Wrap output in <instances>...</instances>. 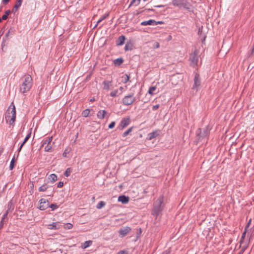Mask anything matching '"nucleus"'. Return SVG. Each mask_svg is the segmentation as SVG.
Listing matches in <instances>:
<instances>
[{"mask_svg":"<svg viewBox=\"0 0 254 254\" xmlns=\"http://www.w3.org/2000/svg\"><path fill=\"white\" fill-rule=\"evenodd\" d=\"M22 82L20 86V92L25 93L28 92L32 88L33 82L32 78L30 75H25L22 78Z\"/></svg>","mask_w":254,"mask_h":254,"instance_id":"1","label":"nucleus"},{"mask_svg":"<svg viewBox=\"0 0 254 254\" xmlns=\"http://www.w3.org/2000/svg\"><path fill=\"white\" fill-rule=\"evenodd\" d=\"M5 120L7 123L12 125L14 124L16 119V108L12 102L8 107L6 112Z\"/></svg>","mask_w":254,"mask_h":254,"instance_id":"2","label":"nucleus"},{"mask_svg":"<svg viewBox=\"0 0 254 254\" xmlns=\"http://www.w3.org/2000/svg\"><path fill=\"white\" fill-rule=\"evenodd\" d=\"M164 196L160 195L155 201L152 209V214L157 216L159 213L163 210L164 208L163 204Z\"/></svg>","mask_w":254,"mask_h":254,"instance_id":"3","label":"nucleus"},{"mask_svg":"<svg viewBox=\"0 0 254 254\" xmlns=\"http://www.w3.org/2000/svg\"><path fill=\"white\" fill-rule=\"evenodd\" d=\"M199 57V51L198 49H195L190 56V65L193 67L197 66Z\"/></svg>","mask_w":254,"mask_h":254,"instance_id":"4","label":"nucleus"},{"mask_svg":"<svg viewBox=\"0 0 254 254\" xmlns=\"http://www.w3.org/2000/svg\"><path fill=\"white\" fill-rule=\"evenodd\" d=\"M136 100L133 94L125 96L122 99V104L126 106H129L133 103Z\"/></svg>","mask_w":254,"mask_h":254,"instance_id":"5","label":"nucleus"},{"mask_svg":"<svg viewBox=\"0 0 254 254\" xmlns=\"http://www.w3.org/2000/svg\"><path fill=\"white\" fill-rule=\"evenodd\" d=\"M194 84L192 87V89L197 91L200 85V78L199 74L197 73H195L194 77L193 79Z\"/></svg>","mask_w":254,"mask_h":254,"instance_id":"6","label":"nucleus"},{"mask_svg":"<svg viewBox=\"0 0 254 254\" xmlns=\"http://www.w3.org/2000/svg\"><path fill=\"white\" fill-rule=\"evenodd\" d=\"M130 123V118L129 117H127V118H123L120 123V125L118 127V128L121 129V130H122L125 127H127Z\"/></svg>","mask_w":254,"mask_h":254,"instance_id":"7","label":"nucleus"},{"mask_svg":"<svg viewBox=\"0 0 254 254\" xmlns=\"http://www.w3.org/2000/svg\"><path fill=\"white\" fill-rule=\"evenodd\" d=\"M39 202L40 205L38 208L40 210H45L49 207L48 201H46V199L42 198L40 200Z\"/></svg>","mask_w":254,"mask_h":254,"instance_id":"8","label":"nucleus"},{"mask_svg":"<svg viewBox=\"0 0 254 254\" xmlns=\"http://www.w3.org/2000/svg\"><path fill=\"white\" fill-rule=\"evenodd\" d=\"M112 80H104L102 84L103 85V89L106 91H109L112 88Z\"/></svg>","mask_w":254,"mask_h":254,"instance_id":"9","label":"nucleus"},{"mask_svg":"<svg viewBox=\"0 0 254 254\" xmlns=\"http://www.w3.org/2000/svg\"><path fill=\"white\" fill-rule=\"evenodd\" d=\"M131 228L129 227H126L123 228H121L119 231V233L121 237H123L127 235L130 231Z\"/></svg>","mask_w":254,"mask_h":254,"instance_id":"10","label":"nucleus"},{"mask_svg":"<svg viewBox=\"0 0 254 254\" xmlns=\"http://www.w3.org/2000/svg\"><path fill=\"white\" fill-rule=\"evenodd\" d=\"M160 131L159 130H155L152 132L148 133L147 135V139L151 140L156 137L159 135Z\"/></svg>","mask_w":254,"mask_h":254,"instance_id":"11","label":"nucleus"},{"mask_svg":"<svg viewBox=\"0 0 254 254\" xmlns=\"http://www.w3.org/2000/svg\"><path fill=\"white\" fill-rule=\"evenodd\" d=\"M209 134V131L207 128H205L203 130V132L201 134V129L199 128L197 131V135L199 136L200 137H204L207 136Z\"/></svg>","mask_w":254,"mask_h":254,"instance_id":"12","label":"nucleus"},{"mask_svg":"<svg viewBox=\"0 0 254 254\" xmlns=\"http://www.w3.org/2000/svg\"><path fill=\"white\" fill-rule=\"evenodd\" d=\"M118 201L123 204H126L129 201V197L125 195H121L118 197Z\"/></svg>","mask_w":254,"mask_h":254,"instance_id":"13","label":"nucleus"},{"mask_svg":"<svg viewBox=\"0 0 254 254\" xmlns=\"http://www.w3.org/2000/svg\"><path fill=\"white\" fill-rule=\"evenodd\" d=\"M156 24V21L153 19H150L147 21H144L141 23V25L142 26H146L148 25H155Z\"/></svg>","mask_w":254,"mask_h":254,"instance_id":"14","label":"nucleus"},{"mask_svg":"<svg viewBox=\"0 0 254 254\" xmlns=\"http://www.w3.org/2000/svg\"><path fill=\"white\" fill-rule=\"evenodd\" d=\"M125 36L124 35H121L119 37L118 39L116 41V44L117 46L122 45L125 42Z\"/></svg>","mask_w":254,"mask_h":254,"instance_id":"15","label":"nucleus"},{"mask_svg":"<svg viewBox=\"0 0 254 254\" xmlns=\"http://www.w3.org/2000/svg\"><path fill=\"white\" fill-rule=\"evenodd\" d=\"M182 5L184 8L189 11H192V5L189 2L185 1L184 2L182 3Z\"/></svg>","mask_w":254,"mask_h":254,"instance_id":"16","label":"nucleus"},{"mask_svg":"<svg viewBox=\"0 0 254 254\" xmlns=\"http://www.w3.org/2000/svg\"><path fill=\"white\" fill-rule=\"evenodd\" d=\"M107 113L106 111L104 110H100L97 114L98 119L102 120L105 118V115Z\"/></svg>","mask_w":254,"mask_h":254,"instance_id":"17","label":"nucleus"},{"mask_svg":"<svg viewBox=\"0 0 254 254\" xmlns=\"http://www.w3.org/2000/svg\"><path fill=\"white\" fill-rule=\"evenodd\" d=\"M133 44L131 42H128L126 43L124 49L126 51H131L133 49Z\"/></svg>","mask_w":254,"mask_h":254,"instance_id":"18","label":"nucleus"},{"mask_svg":"<svg viewBox=\"0 0 254 254\" xmlns=\"http://www.w3.org/2000/svg\"><path fill=\"white\" fill-rule=\"evenodd\" d=\"M92 244V241L91 240L85 241L83 244L81 245V248L82 249H86L90 246Z\"/></svg>","mask_w":254,"mask_h":254,"instance_id":"19","label":"nucleus"},{"mask_svg":"<svg viewBox=\"0 0 254 254\" xmlns=\"http://www.w3.org/2000/svg\"><path fill=\"white\" fill-rule=\"evenodd\" d=\"M198 34L199 35L200 37H202L203 39L202 40V42L205 40L206 36L203 32V28L202 27L199 28L198 30Z\"/></svg>","mask_w":254,"mask_h":254,"instance_id":"20","label":"nucleus"},{"mask_svg":"<svg viewBox=\"0 0 254 254\" xmlns=\"http://www.w3.org/2000/svg\"><path fill=\"white\" fill-rule=\"evenodd\" d=\"M241 246L242 248L240 252L239 253V254H243L248 247V244L247 243H244L243 245H241Z\"/></svg>","mask_w":254,"mask_h":254,"instance_id":"21","label":"nucleus"},{"mask_svg":"<svg viewBox=\"0 0 254 254\" xmlns=\"http://www.w3.org/2000/svg\"><path fill=\"white\" fill-rule=\"evenodd\" d=\"M50 187L47 184H45L39 188V191H45Z\"/></svg>","mask_w":254,"mask_h":254,"instance_id":"22","label":"nucleus"},{"mask_svg":"<svg viewBox=\"0 0 254 254\" xmlns=\"http://www.w3.org/2000/svg\"><path fill=\"white\" fill-rule=\"evenodd\" d=\"M14 209V206L11 201H9L7 204V209L6 210L8 212H11Z\"/></svg>","mask_w":254,"mask_h":254,"instance_id":"23","label":"nucleus"},{"mask_svg":"<svg viewBox=\"0 0 254 254\" xmlns=\"http://www.w3.org/2000/svg\"><path fill=\"white\" fill-rule=\"evenodd\" d=\"M109 15V13H105L104 15H103L97 21V24L95 25V27H97L98 24L100 23L101 21H102L103 20L107 18Z\"/></svg>","mask_w":254,"mask_h":254,"instance_id":"24","label":"nucleus"},{"mask_svg":"<svg viewBox=\"0 0 254 254\" xmlns=\"http://www.w3.org/2000/svg\"><path fill=\"white\" fill-rule=\"evenodd\" d=\"M21 4L22 3L21 2L16 0L14 7H13L12 11L13 12H15L18 10V9L20 7Z\"/></svg>","mask_w":254,"mask_h":254,"instance_id":"25","label":"nucleus"},{"mask_svg":"<svg viewBox=\"0 0 254 254\" xmlns=\"http://www.w3.org/2000/svg\"><path fill=\"white\" fill-rule=\"evenodd\" d=\"M247 232H248V230L247 229H245V231L243 233L242 237H241V239L240 240V243L241 245H243L245 243L244 239H245V238L246 237V233Z\"/></svg>","mask_w":254,"mask_h":254,"instance_id":"26","label":"nucleus"},{"mask_svg":"<svg viewBox=\"0 0 254 254\" xmlns=\"http://www.w3.org/2000/svg\"><path fill=\"white\" fill-rule=\"evenodd\" d=\"M120 94H121V93L119 94V90H118V89H115V90L112 91L110 93V96H111L112 97H117V96H119Z\"/></svg>","mask_w":254,"mask_h":254,"instance_id":"27","label":"nucleus"},{"mask_svg":"<svg viewBox=\"0 0 254 254\" xmlns=\"http://www.w3.org/2000/svg\"><path fill=\"white\" fill-rule=\"evenodd\" d=\"M49 179L53 183L57 180V176L55 174H52L50 175Z\"/></svg>","mask_w":254,"mask_h":254,"instance_id":"28","label":"nucleus"},{"mask_svg":"<svg viewBox=\"0 0 254 254\" xmlns=\"http://www.w3.org/2000/svg\"><path fill=\"white\" fill-rule=\"evenodd\" d=\"M11 13V11L10 10H7L5 11V13L2 16L1 18L2 20H5L7 19L8 16Z\"/></svg>","mask_w":254,"mask_h":254,"instance_id":"29","label":"nucleus"},{"mask_svg":"<svg viewBox=\"0 0 254 254\" xmlns=\"http://www.w3.org/2000/svg\"><path fill=\"white\" fill-rule=\"evenodd\" d=\"M90 110L89 109H86L82 111L81 113V115L83 117H87L89 116V114L90 113Z\"/></svg>","mask_w":254,"mask_h":254,"instance_id":"30","label":"nucleus"},{"mask_svg":"<svg viewBox=\"0 0 254 254\" xmlns=\"http://www.w3.org/2000/svg\"><path fill=\"white\" fill-rule=\"evenodd\" d=\"M52 139L53 137L52 136L48 137L47 139L44 141L42 144V146H44V145H45L46 144H51V142H52Z\"/></svg>","mask_w":254,"mask_h":254,"instance_id":"31","label":"nucleus"},{"mask_svg":"<svg viewBox=\"0 0 254 254\" xmlns=\"http://www.w3.org/2000/svg\"><path fill=\"white\" fill-rule=\"evenodd\" d=\"M141 0H132L131 1L129 7L134 5V6H137L140 2Z\"/></svg>","mask_w":254,"mask_h":254,"instance_id":"32","label":"nucleus"},{"mask_svg":"<svg viewBox=\"0 0 254 254\" xmlns=\"http://www.w3.org/2000/svg\"><path fill=\"white\" fill-rule=\"evenodd\" d=\"M124 62V60L122 58H118L114 60V63L115 64H117L118 65H120L121 64Z\"/></svg>","mask_w":254,"mask_h":254,"instance_id":"33","label":"nucleus"},{"mask_svg":"<svg viewBox=\"0 0 254 254\" xmlns=\"http://www.w3.org/2000/svg\"><path fill=\"white\" fill-rule=\"evenodd\" d=\"M122 82L124 83H126L129 81V76L127 74H125L124 76H122Z\"/></svg>","mask_w":254,"mask_h":254,"instance_id":"34","label":"nucleus"},{"mask_svg":"<svg viewBox=\"0 0 254 254\" xmlns=\"http://www.w3.org/2000/svg\"><path fill=\"white\" fill-rule=\"evenodd\" d=\"M156 89V86H151L149 88L148 93L150 95H153L154 94V91Z\"/></svg>","mask_w":254,"mask_h":254,"instance_id":"35","label":"nucleus"},{"mask_svg":"<svg viewBox=\"0 0 254 254\" xmlns=\"http://www.w3.org/2000/svg\"><path fill=\"white\" fill-rule=\"evenodd\" d=\"M49 226H50V228L51 229L56 230V229H58L60 228L58 223L54 222V223H53L52 224L50 225Z\"/></svg>","mask_w":254,"mask_h":254,"instance_id":"36","label":"nucleus"},{"mask_svg":"<svg viewBox=\"0 0 254 254\" xmlns=\"http://www.w3.org/2000/svg\"><path fill=\"white\" fill-rule=\"evenodd\" d=\"M133 127H129L127 130L126 131H125L123 133V137H126V136H127L132 130Z\"/></svg>","mask_w":254,"mask_h":254,"instance_id":"37","label":"nucleus"},{"mask_svg":"<svg viewBox=\"0 0 254 254\" xmlns=\"http://www.w3.org/2000/svg\"><path fill=\"white\" fill-rule=\"evenodd\" d=\"M106 203L103 201H100L96 206L97 208L101 209L105 205Z\"/></svg>","mask_w":254,"mask_h":254,"instance_id":"38","label":"nucleus"},{"mask_svg":"<svg viewBox=\"0 0 254 254\" xmlns=\"http://www.w3.org/2000/svg\"><path fill=\"white\" fill-rule=\"evenodd\" d=\"M52 149V146L51 144H46L44 145V150L46 152H49Z\"/></svg>","mask_w":254,"mask_h":254,"instance_id":"39","label":"nucleus"},{"mask_svg":"<svg viewBox=\"0 0 254 254\" xmlns=\"http://www.w3.org/2000/svg\"><path fill=\"white\" fill-rule=\"evenodd\" d=\"M71 173V169L70 168H68L65 170V171L64 173V175L66 177H68L69 176H70Z\"/></svg>","mask_w":254,"mask_h":254,"instance_id":"40","label":"nucleus"},{"mask_svg":"<svg viewBox=\"0 0 254 254\" xmlns=\"http://www.w3.org/2000/svg\"><path fill=\"white\" fill-rule=\"evenodd\" d=\"M14 162H15L14 159L12 158L10 162V166H9V169L10 170H12L13 169L14 166Z\"/></svg>","mask_w":254,"mask_h":254,"instance_id":"41","label":"nucleus"},{"mask_svg":"<svg viewBox=\"0 0 254 254\" xmlns=\"http://www.w3.org/2000/svg\"><path fill=\"white\" fill-rule=\"evenodd\" d=\"M49 207L52 209V210H54L59 207L56 204H51L50 205H49Z\"/></svg>","mask_w":254,"mask_h":254,"instance_id":"42","label":"nucleus"},{"mask_svg":"<svg viewBox=\"0 0 254 254\" xmlns=\"http://www.w3.org/2000/svg\"><path fill=\"white\" fill-rule=\"evenodd\" d=\"M65 225H66L65 228H66L67 229H70L73 227L72 224L71 223H66Z\"/></svg>","mask_w":254,"mask_h":254,"instance_id":"43","label":"nucleus"},{"mask_svg":"<svg viewBox=\"0 0 254 254\" xmlns=\"http://www.w3.org/2000/svg\"><path fill=\"white\" fill-rule=\"evenodd\" d=\"M117 254H128V252L126 250H122L119 252Z\"/></svg>","mask_w":254,"mask_h":254,"instance_id":"44","label":"nucleus"},{"mask_svg":"<svg viewBox=\"0 0 254 254\" xmlns=\"http://www.w3.org/2000/svg\"><path fill=\"white\" fill-rule=\"evenodd\" d=\"M171 253V250L170 248L162 252V254H170Z\"/></svg>","mask_w":254,"mask_h":254,"instance_id":"45","label":"nucleus"},{"mask_svg":"<svg viewBox=\"0 0 254 254\" xmlns=\"http://www.w3.org/2000/svg\"><path fill=\"white\" fill-rule=\"evenodd\" d=\"M115 126V122H112L109 125V128H113Z\"/></svg>","mask_w":254,"mask_h":254,"instance_id":"46","label":"nucleus"},{"mask_svg":"<svg viewBox=\"0 0 254 254\" xmlns=\"http://www.w3.org/2000/svg\"><path fill=\"white\" fill-rule=\"evenodd\" d=\"M172 3L173 5L175 6H179L180 5V3H178L176 0L175 1L173 0Z\"/></svg>","mask_w":254,"mask_h":254,"instance_id":"47","label":"nucleus"},{"mask_svg":"<svg viewBox=\"0 0 254 254\" xmlns=\"http://www.w3.org/2000/svg\"><path fill=\"white\" fill-rule=\"evenodd\" d=\"M159 107H160L159 104L154 105L152 107V110L153 111H155V110H157L159 108Z\"/></svg>","mask_w":254,"mask_h":254,"instance_id":"48","label":"nucleus"},{"mask_svg":"<svg viewBox=\"0 0 254 254\" xmlns=\"http://www.w3.org/2000/svg\"><path fill=\"white\" fill-rule=\"evenodd\" d=\"M8 213L9 212L6 211L5 213L3 215L1 220H4L5 218H6Z\"/></svg>","mask_w":254,"mask_h":254,"instance_id":"49","label":"nucleus"},{"mask_svg":"<svg viewBox=\"0 0 254 254\" xmlns=\"http://www.w3.org/2000/svg\"><path fill=\"white\" fill-rule=\"evenodd\" d=\"M64 185V183L63 182H60L58 184V186H57V187L60 188H62Z\"/></svg>","mask_w":254,"mask_h":254,"instance_id":"50","label":"nucleus"},{"mask_svg":"<svg viewBox=\"0 0 254 254\" xmlns=\"http://www.w3.org/2000/svg\"><path fill=\"white\" fill-rule=\"evenodd\" d=\"M251 219H250L248 223H247V225L245 227V229H247L248 230V228L250 227V225L251 224Z\"/></svg>","mask_w":254,"mask_h":254,"instance_id":"51","label":"nucleus"},{"mask_svg":"<svg viewBox=\"0 0 254 254\" xmlns=\"http://www.w3.org/2000/svg\"><path fill=\"white\" fill-rule=\"evenodd\" d=\"M11 33V29H9V30L7 31V32L5 34V36L6 37H7H7H8V36H9V35L10 34L11 35H12V33Z\"/></svg>","mask_w":254,"mask_h":254,"instance_id":"52","label":"nucleus"},{"mask_svg":"<svg viewBox=\"0 0 254 254\" xmlns=\"http://www.w3.org/2000/svg\"><path fill=\"white\" fill-rule=\"evenodd\" d=\"M10 0H2V2L4 5L7 4Z\"/></svg>","mask_w":254,"mask_h":254,"instance_id":"53","label":"nucleus"},{"mask_svg":"<svg viewBox=\"0 0 254 254\" xmlns=\"http://www.w3.org/2000/svg\"><path fill=\"white\" fill-rule=\"evenodd\" d=\"M31 136V132H30L29 133H28L26 136L25 137L26 138H27L28 140L29 139V138Z\"/></svg>","mask_w":254,"mask_h":254,"instance_id":"54","label":"nucleus"},{"mask_svg":"<svg viewBox=\"0 0 254 254\" xmlns=\"http://www.w3.org/2000/svg\"><path fill=\"white\" fill-rule=\"evenodd\" d=\"M3 220H1L0 222V229L3 227Z\"/></svg>","mask_w":254,"mask_h":254,"instance_id":"55","label":"nucleus"},{"mask_svg":"<svg viewBox=\"0 0 254 254\" xmlns=\"http://www.w3.org/2000/svg\"><path fill=\"white\" fill-rule=\"evenodd\" d=\"M160 46L159 43L158 42H156V45L155 48H158Z\"/></svg>","mask_w":254,"mask_h":254,"instance_id":"56","label":"nucleus"},{"mask_svg":"<svg viewBox=\"0 0 254 254\" xmlns=\"http://www.w3.org/2000/svg\"><path fill=\"white\" fill-rule=\"evenodd\" d=\"M27 140H28V139L27 138H25L24 140H23V142L22 143V144L24 145Z\"/></svg>","mask_w":254,"mask_h":254,"instance_id":"57","label":"nucleus"},{"mask_svg":"<svg viewBox=\"0 0 254 254\" xmlns=\"http://www.w3.org/2000/svg\"><path fill=\"white\" fill-rule=\"evenodd\" d=\"M23 146V144H22L20 145V147H19V148H18V151H19V152H20V150H21V149H22V148Z\"/></svg>","mask_w":254,"mask_h":254,"instance_id":"58","label":"nucleus"},{"mask_svg":"<svg viewBox=\"0 0 254 254\" xmlns=\"http://www.w3.org/2000/svg\"><path fill=\"white\" fill-rule=\"evenodd\" d=\"M162 21H156V24L155 25H157L158 24H162Z\"/></svg>","mask_w":254,"mask_h":254,"instance_id":"59","label":"nucleus"},{"mask_svg":"<svg viewBox=\"0 0 254 254\" xmlns=\"http://www.w3.org/2000/svg\"><path fill=\"white\" fill-rule=\"evenodd\" d=\"M163 6H164V5H155V6H154V7H163Z\"/></svg>","mask_w":254,"mask_h":254,"instance_id":"60","label":"nucleus"},{"mask_svg":"<svg viewBox=\"0 0 254 254\" xmlns=\"http://www.w3.org/2000/svg\"><path fill=\"white\" fill-rule=\"evenodd\" d=\"M63 157H66V153L64 152L63 154Z\"/></svg>","mask_w":254,"mask_h":254,"instance_id":"61","label":"nucleus"},{"mask_svg":"<svg viewBox=\"0 0 254 254\" xmlns=\"http://www.w3.org/2000/svg\"><path fill=\"white\" fill-rule=\"evenodd\" d=\"M123 87H120V90L121 91H122V90H123Z\"/></svg>","mask_w":254,"mask_h":254,"instance_id":"62","label":"nucleus"},{"mask_svg":"<svg viewBox=\"0 0 254 254\" xmlns=\"http://www.w3.org/2000/svg\"><path fill=\"white\" fill-rule=\"evenodd\" d=\"M17 1H18L20 2H21V3H22V0H17Z\"/></svg>","mask_w":254,"mask_h":254,"instance_id":"63","label":"nucleus"},{"mask_svg":"<svg viewBox=\"0 0 254 254\" xmlns=\"http://www.w3.org/2000/svg\"><path fill=\"white\" fill-rule=\"evenodd\" d=\"M147 191L146 190H143V193H147Z\"/></svg>","mask_w":254,"mask_h":254,"instance_id":"64","label":"nucleus"}]
</instances>
